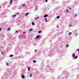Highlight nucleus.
Segmentation results:
<instances>
[{
  "label": "nucleus",
  "mask_w": 79,
  "mask_h": 79,
  "mask_svg": "<svg viewBox=\"0 0 79 79\" xmlns=\"http://www.w3.org/2000/svg\"><path fill=\"white\" fill-rule=\"evenodd\" d=\"M21 77H22V79H24V75H22Z\"/></svg>",
  "instance_id": "f03ea898"
},
{
  "label": "nucleus",
  "mask_w": 79,
  "mask_h": 79,
  "mask_svg": "<svg viewBox=\"0 0 79 79\" xmlns=\"http://www.w3.org/2000/svg\"><path fill=\"white\" fill-rule=\"evenodd\" d=\"M70 10H71V8H70Z\"/></svg>",
  "instance_id": "e433bc0d"
},
{
  "label": "nucleus",
  "mask_w": 79,
  "mask_h": 79,
  "mask_svg": "<svg viewBox=\"0 0 79 79\" xmlns=\"http://www.w3.org/2000/svg\"><path fill=\"white\" fill-rule=\"evenodd\" d=\"M1 53H2V55H3V52H1Z\"/></svg>",
  "instance_id": "5701e85b"
},
{
  "label": "nucleus",
  "mask_w": 79,
  "mask_h": 79,
  "mask_svg": "<svg viewBox=\"0 0 79 79\" xmlns=\"http://www.w3.org/2000/svg\"><path fill=\"white\" fill-rule=\"evenodd\" d=\"M57 28H58V26H57Z\"/></svg>",
  "instance_id": "473e14b6"
},
{
  "label": "nucleus",
  "mask_w": 79,
  "mask_h": 79,
  "mask_svg": "<svg viewBox=\"0 0 79 79\" xmlns=\"http://www.w3.org/2000/svg\"><path fill=\"white\" fill-rule=\"evenodd\" d=\"M31 24L32 26H34V25H35V23L34 22H32Z\"/></svg>",
  "instance_id": "20e7f679"
},
{
  "label": "nucleus",
  "mask_w": 79,
  "mask_h": 79,
  "mask_svg": "<svg viewBox=\"0 0 79 79\" xmlns=\"http://www.w3.org/2000/svg\"><path fill=\"white\" fill-rule=\"evenodd\" d=\"M76 36H77V34H76Z\"/></svg>",
  "instance_id": "f704fd0d"
},
{
  "label": "nucleus",
  "mask_w": 79,
  "mask_h": 79,
  "mask_svg": "<svg viewBox=\"0 0 79 79\" xmlns=\"http://www.w3.org/2000/svg\"><path fill=\"white\" fill-rule=\"evenodd\" d=\"M75 56H76V55H75V54H73V58H74V57H75Z\"/></svg>",
  "instance_id": "423d86ee"
},
{
  "label": "nucleus",
  "mask_w": 79,
  "mask_h": 79,
  "mask_svg": "<svg viewBox=\"0 0 79 79\" xmlns=\"http://www.w3.org/2000/svg\"><path fill=\"white\" fill-rule=\"evenodd\" d=\"M41 33V31L40 30L38 31V33L39 34H40V33Z\"/></svg>",
  "instance_id": "9d476101"
},
{
  "label": "nucleus",
  "mask_w": 79,
  "mask_h": 79,
  "mask_svg": "<svg viewBox=\"0 0 79 79\" xmlns=\"http://www.w3.org/2000/svg\"><path fill=\"white\" fill-rule=\"evenodd\" d=\"M77 50L78 52H79V49H78Z\"/></svg>",
  "instance_id": "2f4dec72"
},
{
  "label": "nucleus",
  "mask_w": 79,
  "mask_h": 79,
  "mask_svg": "<svg viewBox=\"0 0 79 79\" xmlns=\"http://www.w3.org/2000/svg\"><path fill=\"white\" fill-rule=\"evenodd\" d=\"M69 26L70 27H71V25H70Z\"/></svg>",
  "instance_id": "c9c22d12"
},
{
  "label": "nucleus",
  "mask_w": 79,
  "mask_h": 79,
  "mask_svg": "<svg viewBox=\"0 0 79 79\" xmlns=\"http://www.w3.org/2000/svg\"><path fill=\"white\" fill-rule=\"evenodd\" d=\"M1 30H2V29L0 28V31H1Z\"/></svg>",
  "instance_id": "c85d7f7f"
},
{
  "label": "nucleus",
  "mask_w": 79,
  "mask_h": 79,
  "mask_svg": "<svg viewBox=\"0 0 79 79\" xmlns=\"http://www.w3.org/2000/svg\"><path fill=\"white\" fill-rule=\"evenodd\" d=\"M16 33L18 32V31H16Z\"/></svg>",
  "instance_id": "bb28decb"
},
{
  "label": "nucleus",
  "mask_w": 79,
  "mask_h": 79,
  "mask_svg": "<svg viewBox=\"0 0 79 79\" xmlns=\"http://www.w3.org/2000/svg\"><path fill=\"white\" fill-rule=\"evenodd\" d=\"M10 28H8V31H10Z\"/></svg>",
  "instance_id": "4be33fe9"
},
{
  "label": "nucleus",
  "mask_w": 79,
  "mask_h": 79,
  "mask_svg": "<svg viewBox=\"0 0 79 79\" xmlns=\"http://www.w3.org/2000/svg\"><path fill=\"white\" fill-rule=\"evenodd\" d=\"M78 54H79V52H78Z\"/></svg>",
  "instance_id": "ea45409f"
},
{
  "label": "nucleus",
  "mask_w": 79,
  "mask_h": 79,
  "mask_svg": "<svg viewBox=\"0 0 79 79\" xmlns=\"http://www.w3.org/2000/svg\"><path fill=\"white\" fill-rule=\"evenodd\" d=\"M30 77H32V73H30Z\"/></svg>",
  "instance_id": "6e6552de"
},
{
  "label": "nucleus",
  "mask_w": 79,
  "mask_h": 79,
  "mask_svg": "<svg viewBox=\"0 0 79 79\" xmlns=\"http://www.w3.org/2000/svg\"><path fill=\"white\" fill-rule=\"evenodd\" d=\"M48 2L47 0H46L45 1V2Z\"/></svg>",
  "instance_id": "a878e982"
},
{
  "label": "nucleus",
  "mask_w": 79,
  "mask_h": 79,
  "mask_svg": "<svg viewBox=\"0 0 79 79\" xmlns=\"http://www.w3.org/2000/svg\"><path fill=\"white\" fill-rule=\"evenodd\" d=\"M28 14H29V13H26L25 14V16H27V15H28Z\"/></svg>",
  "instance_id": "ddd939ff"
},
{
  "label": "nucleus",
  "mask_w": 79,
  "mask_h": 79,
  "mask_svg": "<svg viewBox=\"0 0 79 79\" xmlns=\"http://www.w3.org/2000/svg\"><path fill=\"white\" fill-rule=\"evenodd\" d=\"M32 30H33V29L32 28L30 29L29 30V31H32Z\"/></svg>",
  "instance_id": "39448f33"
},
{
  "label": "nucleus",
  "mask_w": 79,
  "mask_h": 79,
  "mask_svg": "<svg viewBox=\"0 0 79 79\" xmlns=\"http://www.w3.org/2000/svg\"><path fill=\"white\" fill-rule=\"evenodd\" d=\"M12 3V0H10V2L9 3V4H11V3Z\"/></svg>",
  "instance_id": "dca6fc26"
},
{
  "label": "nucleus",
  "mask_w": 79,
  "mask_h": 79,
  "mask_svg": "<svg viewBox=\"0 0 79 79\" xmlns=\"http://www.w3.org/2000/svg\"><path fill=\"white\" fill-rule=\"evenodd\" d=\"M59 18H60V16H57L56 17V19H59Z\"/></svg>",
  "instance_id": "9b49d317"
},
{
  "label": "nucleus",
  "mask_w": 79,
  "mask_h": 79,
  "mask_svg": "<svg viewBox=\"0 0 79 79\" xmlns=\"http://www.w3.org/2000/svg\"><path fill=\"white\" fill-rule=\"evenodd\" d=\"M68 47H69V45H68V44H67V45H66V47L68 48Z\"/></svg>",
  "instance_id": "2eb2a0df"
},
{
  "label": "nucleus",
  "mask_w": 79,
  "mask_h": 79,
  "mask_svg": "<svg viewBox=\"0 0 79 79\" xmlns=\"http://www.w3.org/2000/svg\"><path fill=\"white\" fill-rule=\"evenodd\" d=\"M39 37H40V35H38L36 37V39H38L39 38Z\"/></svg>",
  "instance_id": "f257e3e1"
},
{
  "label": "nucleus",
  "mask_w": 79,
  "mask_h": 79,
  "mask_svg": "<svg viewBox=\"0 0 79 79\" xmlns=\"http://www.w3.org/2000/svg\"><path fill=\"white\" fill-rule=\"evenodd\" d=\"M72 34V33L71 32H70L69 34V35H70V34Z\"/></svg>",
  "instance_id": "412c9836"
},
{
  "label": "nucleus",
  "mask_w": 79,
  "mask_h": 79,
  "mask_svg": "<svg viewBox=\"0 0 79 79\" xmlns=\"http://www.w3.org/2000/svg\"><path fill=\"white\" fill-rule=\"evenodd\" d=\"M13 55H11L9 56L10 57H12Z\"/></svg>",
  "instance_id": "f8f14e48"
},
{
  "label": "nucleus",
  "mask_w": 79,
  "mask_h": 79,
  "mask_svg": "<svg viewBox=\"0 0 79 79\" xmlns=\"http://www.w3.org/2000/svg\"><path fill=\"white\" fill-rule=\"evenodd\" d=\"M23 6H25V4H23Z\"/></svg>",
  "instance_id": "cd10ccee"
},
{
  "label": "nucleus",
  "mask_w": 79,
  "mask_h": 79,
  "mask_svg": "<svg viewBox=\"0 0 79 79\" xmlns=\"http://www.w3.org/2000/svg\"><path fill=\"white\" fill-rule=\"evenodd\" d=\"M44 19L45 20L46 22H47V19L46 18H45Z\"/></svg>",
  "instance_id": "6ab92c4d"
},
{
  "label": "nucleus",
  "mask_w": 79,
  "mask_h": 79,
  "mask_svg": "<svg viewBox=\"0 0 79 79\" xmlns=\"http://www.w3.org/2000/svg\"><path fill=\"white\" fill-rule=\"evenodd\" d=\"M35 52H37V50H35Z\"/></svg>",
  "instance_id": "7c9ffc66"
},
{
  "label": "nucleus",
  "mask_w": 79,
  "mask_h": 79,
  "mask_svg": "<svg viewBox=\"0 0 79 79\" xmlns=\"http://www.w3.org/2000/svg\"><path fill=\"white\" fill-rule=\"evenodd\" d=\"M33 63H36V60H33Z\"/></svg>",
  "instance_id": "4468645a"
},
{
  "label": "nucleus",
  "mask_w": 79,
  "mask_h": 79,
  "mask_svg": "<svg viewBox=\"0 0 79 79\" xmlns=\"http://www.w3.org/2000/svg\"><path fill=\"white\" fill-rule=\"evenodd\" d=\"M8 63H6V65L8 66Z\"/></svg>",
  "instance_id": "b1692460"
},
{
  "label": "nucleus",
  "mask_w": 79,
  "mask_h": 79,
  "mask_svg": "<svg viewBox=\"0 0 79 79\" xmlns=\"http://www.w3.org/2000/svg\"><path fill=\"white\" fill-rule=\"evenodd\" d=\"M32 0H31V1H32Z\"/></svg>",
  "instance_id": "58836bf2"
},
{
  "label": "nucleus",
  "mask_w": 79,
  "mask_h": 79,
  "mask_svg": "<svg viewBox=\"0 0 79 79\" xmlns=\"http://www.w3.org/2000/svg\"><path fill=\"white\" fill-rule=\"evenodd\" d=\"M19 21H20V20H19Z\"/></svg>",
  "instance_id": "4c0bfd02"
},
{
  "label": "nucleus",
  "mask_w": 79,
  "mask_h": 79,
  "mask_svg": "<svg viewBox=\"0 0 79 79\" xmlns=\"http://www.w3.org/2000/svg\"><path fill=\"white\" fill-rule=\"evenodd\" d=\"M66 11H67V13L69 12V10H66Z\"/></svg>",
  "instance_id": "a211bd4d"
},
{
  "label": "nucleus",
  "mask_w": 79,
  "mask_h": 79,
  "mask_svg": "<svg viewBox=\"0 0 79 79\" xmlns=\"http://www.w3.org/2000/svg\"><path fill=\"white\" fill-rule=\"evenodd\" d=\"M23 34H25V32H23Z\"/></svg>",
  "instance_id": "c756f323"
},
{
  "label": "nucleus",
  "mask_w": 79,
  "mask_h": 79,
  "mask_svg": "<svg viewBox=\"0 0 79 79\" xmlns=\"http://www.w3.org/2000/svg\"><path fill=\"white\" fill-rule=\"evenodd\" d=\"M77 14H76L75 15V16H76H76H77Z\"/></svg>",
  "instance_id": "393cba45"
},
{
  "label": "nucleus",
  "mask_w": 79,
  "mask_h": 79,
  "mask_svg": "<svg viewBox=\"0 0 79 79\" xmlns=\"http://www.w3.org/2000/svg\"><path fill=\"white\" fill-rule=\"evenodd\" d=\"M47 16H48V15H45L44 16V18L47 17Z\"/></svg>",
  "instance_id": "7ed1b4c3"
},
{
  "label": "nucleus",
  "mask_w": 79,
  "mask_h": 79,
  "mask_svg": "<svg viewBox=\"0 0 79 79\" xmlns=\"http://www.w3.org/2000/svg\"><path fill=\"white\" fill-rule=\"evenodd\" d=\"M16 15H12V17H15Z\"/></svg>",
  "instance_id": "f3484780"
},
{
  "label": "nucleus",
  "mask_w": 79,
  "mask_h": 79,
  "mask_svg": "<svg viewBox=\"0 0 79 79\" xmlns=\"http://www.w3.org/2000/svg\"><path fill=\"white\" fill-rule=\"evenodd\" d=\"M38 18H39V17H37V18H35V19L36 20Z\"/></svg>",
  "instance_id": "1a4fd4ad"
},
{
  "label": "nucleus",
  "mask_w": 79,
  "mask_h": 79,
  "mask_svg": "<svg viewBox=\"0 0 79 79\" xmlns=\"http://www.w3.org/2000/svg\"><path fill=\"white\" fill-rule=\"evenodd\" d=\"M27 68L28 69V71H30V68L29 67H27Z\"/></svg>",
  "instance_id": "0eeeda50"
},
{
  "label": "nucleus",
  "mask_w": 79,
  "mask_h": 79,
  "mask_svg": "<svg viewBox=\"0 0 79 79\" xmlns=\"http://www.w3.org/2000/svg\"><path fill=\"white\" fill-rule=\"evenodd\" d=\"M77 58V56H75V59H76Z\"/></svg>",
  "instance_id": "aec40b11"
},
{
  "label": "nucleus",
  "mask_w": 79,
  "mask_h": 79,
  "mask_svg": "<svg viewBox=\"0 0 79 79\" xmlns=\"http://www.w3.org/2000/svg\"><path fill=\"white\" fill-rule=\"evenodd\" d=\"M17 15H19V13H17Z\"/></svg>",
  "instance_id": "72a5a7b5"
}]
</instances>
